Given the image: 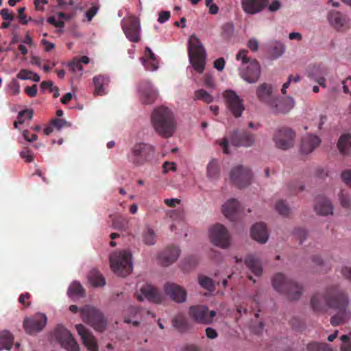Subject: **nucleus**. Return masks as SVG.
I'll return each mask as SVG.
<instances>
[{"instance_id": "nucleus-1", "label": "nucleus", "mask_w": 351, "mask_h": 351, "mask_svg": "<svg viewBox=\"0 0 351 351\" xmlns=\"http://www.w3.org/2000/svg\"><path fill=\"white\" fill-rule=\"evenodd\" d=\"M348 304L347 295L336 285L327 287L324 295L320 293L314 294L311 300L314 311H324L326 306L337 311V314L330 318V323L334 326L343 324L350 318Z\"/></svg>"}, {"instance_id": "nucleus-2", "label": "nucleus", "mask_w": 351, "mask_h": 351, "mask_svg": "<svg viewBox=\"0 0 351 351\" xmlns=\"http://www.w3.org/2000/svg\"><path fill=\"white\" fill-rule=\"evenodd\" d=\"M154 130L161 136L168 138L176 131V122L173 112L163 106L154 110L151 116Z\"/></svg>"}, {"instance_id": "nucleus-3", "label": "nucleus", "mask_w": 351, "mask_h": 351, "mask_svg": "<svg viewBox=\"0 0 351 351\" xmlns=\"http://www.w3.org/2000/svg\"><path fill=\"white\" fill-rule=\"evenodd\" d=\"M272 285L276 291L285 294L290 300H298L303 293L302 285L287 278L282 273L274 275Z\"/></svg>"}, {"instance_id": "nucleus-4", "label": "nucleus", "mask_w": 351, "mask_h": 351, "mask_svg": "<svg viewBox=\"0 0 351 351\" xmlns=\"http://www.w3.org/2000/svg\"><path fill=\"white\" fill-rule=\"evenodd\" d=\"M248 51L241 49L236 55V59L242 62L239 75L242 79L250 84L256 83L261 76V66L255 59H250L247 54Z\"/></svg>"}, {"instance_id": "nucleus-5", "label": "nucleus", "mask_w": 351, "mask_h": 351, "mask_svg": "<svg viewBox=\"0 0 351 351\" xmlns=\"http://www.w3.org/2000/svg\"><path fill=\"white\" fill-rule=\"evenodd\" d=\"M188 56L193 69L202 73L205 69L206 52L199 38L194 34L189 38Z\"/></svg>"}, {"instance_id": "nucleus-6", "label": "nucleus", "mask_w": 351, "mask_h": 351, "mask_svg": "<svg viewBox=\"0 0 351 351\" xmlns=\"http://www.w3.org/2000/svg\"><path fill=\"white\" fill-rule=\"evenodd\" d=\"M229 142L234 147H250L254 145L256 142L255 134L245 130H234L228 137H224L219 143L225 154H228Z\"/></svg>"}, {"instance_id": "nucleus-7", "label": "nucleus", "mask_w": 351, "mask_h": 351, "mask_svg": "<svg viewBox=\"0 0 351 351\" xmlns=\"http://www.w3.org/2000/svg\"><path fill=\"white\" fill-rule=\"evenodd\" d=\"M132 254L128 251L114 252L110 256L112 271L118 276L125 277L132 270Z\"/></svg>"}, {"instance_id": "nucleus-8", "label": "nucleus", "mask_w": 351, "mask_h": 351, "mask_svg": "<svg viewBox=\"0 0 351 351\" xmlns=\"http://www.w3.org/2000/svg\"><path fill=\"white\" fill-rule=\"evenodd\" d=\"M82 320L95 330L102 332L106 326V319L102 313L91 306L86 305L80 310Z\"/></svg>"}, {"instance_id": "nucleus-9", "label": "nucleus", "mask_w": 351, "mask_h": 351, "mask_svg": "<svg viewBox=\"0 0 351 351\" xmlns=\"http://www.w3.org/2000/svg\"><path fill=\"white\" fill-rule=\"evenodd\" d=\"M154 147L144 143H136L131 149L130 160L136 166H141L152 160L154 156Z\"/></svg>"}, {"instance_id": "nucleus-10", "label": "nucleus", "mask_w": 351, "mask_h": 351, "mask_svg": "<svg viewBox=\"0 0 351 351\" xmlns=\"http://www.w3.org/2000/svg\"><path fill=\"white\" fill-rule=\"evenodd\" d=\"M252 178L250 169L243 165L234 167L230 173L232 182L240 189L249 186L252 182Z\"/></svg>"}, {"instance_id": "nucleus-11", "label": "nucleus", "mask_w": 351, "mask_h": 351, "mask_svg": "<svg viewBox=\"0 0 351 351\" xmlns=\"http://www.w3.org/2000/svg\"><path fill=\"white\" fill-rule=\"evenodd\" d=\"M295 137V134L293 130L283 127L274 133L273 140L278 149L287 150L293 146Z\"/></svg>"}, {"instance_id": "nucleus-12", "label": "nucleus", "mask_w": 351, "mask_h": 351, "mask_svg": "<svg viewBox=\"0 0 351 351\" xmlns=\"http://www.w3.org/2000/svg\"><path fill=\"white\" fill-rule=\"evenodd\" d=\"M209 235L212 243L221 248H227L230 245V237L227 229L221 224L210 228Z\"/></svg>"}, {"instance_id": "nucleus-13", "label": "nucleus", "mask_w": 351, "mask_h": 351, "mask_svg": "<svg viewBox=\"0 0 351 351\" xmlns=\"http://www.w3.org/2000/svg\"><path fill=\"white\" fill-rule=\"evenodd\" d=\"M189 315L191 319L197 323L210 324L213 322L216 312L215 311H209L206 306L197 305L189 308Z\"/></svg>"}, {"instance_id": "nucleus-14", "label": "nucleus", "mask_w": 351, "mask_h": 351, "mask_svg": "<svg viewBox=\"0 0 351 351\" xmlns=\"http://www.w3.org/2000/svg\"><path fill=\"white\" fill-rule=\"evenodd\" d=\"M122 28L125 36L133 43L140 41L141 25L138 18L130 16L121 23Z\"/></svg>"}, {"instance_id": "nucleus-15", "label": "nucleus", "mask_w": 351, "mask_h": 351, "mask_svg": "<svg viewBox=\"0 0 351 351\" xmlns=\"http://www.w3.org/2000/svg\"><path fill=\"white\" fill-rule=\"evenodd\" d=\"M223 97L228 108L235 117H240L244 110L243 100L232 90L223 93Z\"/></svg>"}, {"instance_id": "nucleus-16", "label": "nucleus", "mask_w": 351, "mask_h": 351, "mask_svg": "<svg viewBox=\"0 0 351 351\" xmlns=\"http://www.w3.org/2000/svg\"><path fill=\"white\" fill-rule=\"evenodd\" d=\"M138 90L140 100L143 104H151L158 97V91L154 88L152 83L148 80H142L139 83Z\"/></svg>"}, {"instance_id": "nucleus-17", "label": "nucleus", "mask_w": 351, "mask_h": 351, "mask_svg": "<svg viewBox=\"0 0 351 351\" xmlns=\"http://www.w3.org/2000/svg\"><path fill=\"white\" fill-rule=\"evenodd\" d=\"M47 317L42 313H36L32 317L25 319L23 326L27 333L36 334L45 327L47 323Z\"/></svg>"}, {"instance_id": "nucleus-18", "label": "nucleus", "mask_w": 351, "mask_h": 351, "mask_svg": "<svg viewBox=\"0 0 351 351\" xmlns=\"http://www.w3.org/2000/svg\"><path fill=\"white\" fill-rule=\"evenodd\" d=\"M293 106L294 101L292 98L276 97L268 107L272 113L278 114L289 112Z\"/></svg>"}, {"instance_id": "nucleus-19", "label": "nucleus", "mask_w": 351, "mask_h": 351, "mask_svg": "<svg viewBox=\"0 0 351 351\" xmlns=\"http://www.w3.org/2000/svg\"><path fill=\"white\" fill-rule=\"evenodd\" d=\"M58 338L62 348L66 351H80V346L69 330L60 328Z\"/></svg>"}, {"instance_id": "nucleus-20", "label": "nucleus", "mask_w": 351, "mask_h": 351, "mask_svg": "<svg viewBox=\"0 0 351 351\" xmlns=\"http://www.w3.org/2000/svg\"><path fill=\"white\" fill-rule=\"evenodd\" d=\"M140 291L141 293L136 295L139 301L143 300L144 298L156 304H160L162 301L163 297L162 294L154 287L149 284L143 285L140 288Z\"/></svg>"}, {"instance_id": "nucleus-21", "label": "nucleus", "mask_w": 351, "mask_h": 351, "mask_svg": "<svg viewBox=\"0 0 351 351\" xmlns=\"http://www.w3.org/2000/svg\"><path fill=\"white\" fill-rule=\"evenodd\" d=\"M75 328L83 344L89 351H99L97 341L91 332L82 324L75 325Z\"/></svg>"}, {"instance_id": "nucleus-22", "label": "nucleus", "mask_w": 351, "mask_h": 351, "mask_svg": "<svg viewBox=\"0 0 351 351\" xmlns=\"http://www.w3.org/2000/svg\"><path fill=\"white\" fill-rule=\"evenodd\" d=\"M164 290L165 293L177 303H182L186 299V290L177 284L167 282L164 286Z\"/></svg>"}, {"instance_id": "nucleus-23", "label": "nucleus", "mask_w": 351, "mask_h": 351, "mask_svg": "<svg viewBox=\"0 0 351 351\" xmlns=\"http://www.w3.org/2000/svg\"><path fill=\"white\" fill-rule=\"evenodd\" d=\"M321 142L322 140L318 136L308 134L302 138L300 152L304 154H308L318 147Z\"/></svg>"}, {"instance_id": "nucleus-24", "label": "nucleus", "mask_w": 351, "mask_h": 351, "mask_svg": "<svg viewBox=\"0 0 351 351\" xmlns=\"http://www.w3.org/2000/svg\"><path fill=\"white\" fill-rule=\"evenodd\" d=\"M256 97L259 101L269 106L275 96L273 94V87L270 84L263 83L259 85L256 88Z\"/></svg>"}, {"instance_id": "nucleus-25", "label": "nucleus", "mask_w": 351, "mask_h": 351, "mask_svg": "<svg viewBox=\"0 0 351 351\" xmlns=\"http://www.w3.org/2000/svg\"><path fill=\"white\" fill-rule=\"evenodd\" d=\"M268 0H241L243 11L249 14H255L262 11L267 5Z\"/></svg>"}, {"instance_id": "nucleus-26", "label": "nucleus", "mask_w": 351, "mask_h": 351, "mask_svg": "<svg viewBox=\"0 0 351 351\" xmlns=\"http://www.w3.org/2000/svg\"><path fill=\"white\" fill-rule=\"evenodd\" d=\"M180 250L175 246L167 247L160 255L161 264L163 266H168L175 262L180 256Z\"/></svg>"}, {"instance_id": "nucleus-27", "label": "nucleus", "mask_w": 351, "mask_h": 351, "mask_svg": "<svg viewBox=\"0 0 351 351\" xmlns=\"http://www.w3.org/2000/svg\"><path fill=\"white\" fill-rule=\"evenodd\" d=\"M252 237L261 243H265L268 239V232L264 223H256L251 228Z\"/></svg>"}, {"instance_id": "nucleus-28", "label": "nucleus", "mask_w": 351, "mask_h": 351, "mask_svg": "<svg viewBox=\"0 0 351 351\" xmlns=\"http://www.w3.org/2000/svg\"><path fill=\"white\" fill-rule=\"evenodd\" d=\"M330 24L337 31H341L347 23V19L340 12L331 10L328 14Z\"/></svg>"}, {"instance_id": "nucleus-29", "label": "nucleus", "mask_w": 351, "mask_h": 351, "mask_svg": "<svg viewBox=\"0 0 351 351\" xmlns=\"http://www.w3.org/2000/svg\"><path fill=\"white\" fill-rule=\"evenodd\" d=\"M239 208V203L235 199H231L222 206L223 215L231 221L237 219Z\"/></svg>"}, {"instance_id": "nucleus-30", "label": "nucleus", "mask_w": 351, "mask_h": 351, "mask_svg": "<svg viewBox=\"0 0 351 351\" xmlns=\"http://www.w3.org/2000/svg\"><path fill=\"white\" fill-rule=\"evenodd\" d=\"M315 210L319 215H328L332 214L333 206L328 199L319 196L316 199Z\"/></svg>"}, {"instance_id": "nucleus-31", "label": "nucleus", "mask_w": 351, "mask_h": 351, "mask_svg": "<svg viewBox=\"0 0 351 351\" xmlns=\"http://www.w3.org/2000/svg\"><path fill=\"white\" fill-rule=\"evenodd\" d=\"M245 264L249 270L256 276H261L263 267L261 261L254 255L249 254L245 258Z\"/></svg>"}, {"instance_id": "nucleus-32", "label": "nucleus", "mask_w": 351, "mask_h": 351, "mask_svg": "<svg viewBox=\"0 0 351 351\" xmlns=\"http://www.w3.org/2000/svg\"><path fill=\"white\" fill-rule=\"evenodd\" d=\"M110 82L109 77L107 75H99L93 77V84L95 86L94 94L97 95H104L106 94V88Z\"/></svg>"}, {"instance_id": "nucleus-33", "label": "nucleus", "mask_w": 351, "mask_h": 351, "mask_svg": "<svg viewBox=\"0 0 351 351\" xmlns=\"http://www.w3.org/2000/svg\"><path fill=\"white\" fill-rule=\"evenodd\" d=\"M285 45L280 42L274 41L268 45V53L271 59H277L285 52Z\"/></svg>"}, {"instance_id": "nucleus-34", "label": "nucleus", "mask_w": 351, "mask_h": 351, "mask_svg": "<svg viewBox=\"0 0 351 351\" xmlns=\"http://www.w3.org/2000/svg\"><path fill=\"white\" fill-rule=\"evenodd\" d=\"M172 325L180 332H184L190 328L187 319L182 314H178L173 318Z\"/></svg>"}, {"instance_id": "nucleus-35", "label": "nucleus", "mask_w": 351, "mask_h": 351, "mask_svg": "<svg viewBox=\"0 0 351 351\" xmlns=\"http://www.w3.org/2000/svg\"><path fill=\"white\" fill-rule=\"evenodd\" d=\"M89 282L93 287H102L105 285L106 281L103 276L97 269H92L88 275Z\"/></svg>"}, {"instance_id": "nucleus-36", "label": "nucleus", "mask_w": 351, "mask_h": 351, "mask_svg": "<svg viewBox=\"0 0 351 351\" xmlns=\"http://www.w3.org/2000/svg\"><path fill=\"white\" fill-rule=\"evenodd\" d=\"M350 138V134H345L341 135L338 141L337 147L339 152L344 155L348 154L351 148Z\"/></svg>"}, {"instance_id": "nucleus-37", "label": "nucleus", "mask_w": 351, "mask_h": 351, "mask_svg": "<svg viewBox=\"0 0 351 351\" xmlns=\"http://www.w3.org/2000/svg\"><path fill=\"white\" fill-rule=\"evenodd\" d=\"M207 176L212 180H217L220 175V167L217 160L213 159L207 165Z\"/></svg>"}, {"instance_id": "nucleus-38", "label": "nucleus", "mask_w": 351, "mask_h": 351, "mask_svg": "<svg viewBox=\"0 0 351 351\" xmlns=\"http://www.w3.org/2000/svg\"><path fill=\"white\" fill-rule=\"evenodd\" d=\"M14 337L8 331H3L0 335V350L2 348L10 350L13 345Z\"/></svg>"}, {"instance_id": "nucleus-39", "label": "nucleus", "mask_w": 351, "mask_h": 351, "mask_svg": "<svg viewBox=\"0 0 351 351\" xmlns=\"http://www.w3.org/2000/svg\"><path fill=\"white\" fill-rule=\"evenodd\" d=\"M85 291L80 282H73L69 287L67 294L70 298L83 297Z\"/></svg>"}, {"instance_id": "nucleus-40", "label": "nucleus", "mask_w": 351, "mask_h": 351, "mask_svg": "<svg viewBox=\"0 0 351 351\" xmlns=\"http://www.w3.org/2000/svg\"><path fill=\"white\" fill-rule=\"evenodd\" d=\"M198 282L199 285L209 291H213L215 289V284L214 281L209 277L199 275L198 276Z\"/></svg>"}, {"instance_id": "nucleus-41", "label": "nucleus", "mask_w": 351, "mask_h": 351, "mask_svg": "<svg viewBox=\"0 0 351 351\" xmlns=\"http://www.w3.org/2000/svg\"><path fill=\"white\" fill-rule=\"evenodd\" d=\"M194 99L202 100L207 104H210L213 101V97L204 89L196 90Z\"/></svg>"}, {"instance_id": "nucleus-42", "label": "nucleus", "mask_w": 351, "mask_h": 351, "mask_svg": "<svg viewBox=\"0 0 351 351\" xmlns=\"http://www.w3.org/2000/svg\"><path fill=\"white\" fill-rule=\"evenodd\" d=\"M143 240L146 245H154L156 242L154 231L152 228H147L143 233Z\"/></svg>"}, {"instance_id": "nucleus-43", "label": "nucleus", "mask_w": 351, "mask_h": 351, "mask_svg": "<svg viewBox=\"0 0 351 351\" xmlns=\"http://www.w3.org/2000/svg\"><path fill=\"white\" fill-rule=\"evenodd\" d=\"M307 75L309 78L313 80L317 77L323 75L324 72L320 66L313 65L308 69Z\"/></svg>"}, {"instance_id": "nucleus-44", "label": "nucleus", "mask_w": 351, "mask_h": 351, "mask_svg": "<svg viewBox=\"0 0 351 351\" xmlns=\"http://www.w3.org/2000/svg\"><path fill=\"white\" fill-rule=\"evenodd\" d=\"M276 210L281 215L287 217L290 213V208L283 200H279L276 204Z\"/></svg>"}, {"instance_id": "nucleus-45", "label": "nucleus", "mask_w": 351, "mask_h": 351, "mask_svg": "<svg viewBox=\"0 0 351 351\" xmlns=\"http://www.w3.org/2000/svg\"><path fill=\"white\" fill-rule=\"evenodd\" d=\"M68 66L69 68V71L72 73H79L80 75L82 74L83 67L80 61L77 60V58H75L71 62H70Z\"/></svg>"}, {"instance_id": "nucleus-46", "label": "nucleus", "mask_w": 351, "mask_h": 351, "mask_svg": "<svg viewBox=\"0 0 351 351\" xmlns=\"http://www.w3.org/2000/svg\"><path fill=\"white\" fill-rule=\"evenodd\" d=\"M34 114L32 109H25L19 112L17 116V122L19 124H23L25 121L23 117H26L28 119H32Z\"/></svg>"}, {"instance_id": "nucleus-47", "label": "nucleus", "mask_w": 351, "mask_h": 351, "mask_svg": "<svg viewBox=\"0 0 351 351\" xmlns=\"http://www.w3.org/2000/svg\"><path fill=\"white\" fill-rule=\"evenodd\" d=\"M127 225L128 221L121 216L114 218L112 221V227L116 230L125 229Z\"/></svg>"}, {"instance_id": "nucleus-48", "label": "nucleus", "mask_w": 351, "mask_h": 351, "mask_svg": "<svg viewBox=\"0 0 351 351\" xmlns=\"http://www.w3.org/2000/svg\"><path fill=\"white\" fill-rule=\"evenodd\" d=\"M300 80V76L299 75H297L296 76H293V75H290L289 76L287 82L284 83L282 87V94H286V89L289 86L291 82H293L295 83L299 82Z\"/></svg>"}, {"instance_id": "nucleus-49", "label": "nucleus", "mask_w": 351, "mask_h": 351, "mask_svg": "<svg viewBox=\"0 0 351 351\" xmlns=\"http://www.w3.org/2000/svg\"><path fill=\"white\" fill-rule=\"evenodd\" d=\"M22 158L25 159L27 162H30L33 160L32 152L27 147H25L20 153Z\"/></svg>"}, {"instance_id": "nucleus-50", "label": "nucleus", "mask_w": 351, "mask_h": 351, "mask_svg": "<svg viewBox=\"0 0 351 351\" xmlns=\"http://www.w3.org/2000/svg\"><path fill=\"white\" fill-rule=\"evenodd\" d=\"M295 236L300 240V244H302L307 236V232L305 229L298 228L294 231Z\"/></svg>"}, {"instance_id": "nucleus-51", "label": "nucleus", "mask_w": 351, "mask_h": 351, "mask_svg": "<svg viewBox=\"0 0 351 351\" xmlns=\"http://www.w3.org/2000/svg\"><path fill=\"white\" fill-rule=\"evenodd\" d=\"M51 124L57 130H60L63 127L69 126L68 123L64 119H54L51 121Z\"/></svg>"}, {"instance_id": "nucleus-52", "label": "nucleus", "mask_w": 351, "mask_h": 351, "mask_svg": "<svg viewBox=\"0 0 351 351\" xmlns=\"http://www.w3.org/2000/svg\"><path fill=\"white\" fill-rule=\"evenodd\" d=\"M307 351H323L324 345L318 342H311L307 345Z\"/></svg>"}, {"instance_id": "nucleus-53", "label": "nucleus", "mask_w": 351, "mask_h": 351, "mask_svg": "<svg viewBox=\"0 0 351 351\" xmlns=\"http://www.w3.org/2000/svg\"><path fill=\"white\" fill-rule=\"evenodd\" d=\"M141 61H142V64L144 65V66L145 67V69L147 70L153 71H156L158 67V61L154 62V66H152V61H149L147 60H145V58H142Z\"/></svg>"}, {"instance_id": "nucleus-54", "label": "nucleus", "mask_w": 351, "mask_h": 351, "mask_svg": "<svg viewBox=\"0 0 351 351\" xmlns=\"http://www.w3.org/2000/svg\"><path fill=\"white\" fill-rule=\"evenodd\" d=\"M0 14L2 19L5 21H11L14 19V14L12 12L10 11L8 8H3L0 11Z\"/></svg>"}, {"instance_id": "nucleus-55", "label": "nucleus", "mask_w": 351, "mask_h": 351, "mask_svg": "<svg viewBox=\"0 0 351 351\" xmlns=\"http://www.w3.org/2000/svg\"><path fill=\"white\" fill-rule=\"evenodd\" d=\"M143 58H145V60H147L149 61H152V66L154 65V62L158 61L155 54L153 53V51L151 50V49L148 47L145 48V56Z\"/></svg>"}, {"instance_id": "nucleus-56", "label": "nucleus", "mask_w": 351, "mask_h": 351, "mask_svg": "<svg viewBox=\"0 0 351 351\" xmlns=\"http://www.w3.org/2000/svg\"><path fill=\"white\" fill-rule=\"evenodd\" d=\"M32 71L26 69H22L17 74V77L21 80H29L32 78Z\"/></svg>"}, {"instance_id": "nucleus-57", "label": "nucleus", "mask_w": 351, "mask_h": 351, "mask_svg": "<svg viewBox=\"0 0 351 351\" xmlns=\"http://www.w3.org/2000/svg\"><path fill=\"white\" fill-rule=\"evenodd\" d=\"M23 136L24 138L25 139V141H27V142L36 141L38 138L37 134H31L29 131L27 130H23Z\"/></svg>"}, {"instance_id": "nucleus-58", "label": "nucleus", "mask_w": 351, "mask_h": 351, "mask_svg": "<svg viewBox=\"0 0 351 351\" xmlns=\"http://www.w3.org/2000/svg\"><path fill=\"white\" fill-rule=\"evenodd\" d=\"M342 180L351 187V170H345L341 173Z\"/></svg>"}, {"instance_id": "nucleus-59", "label": "nucleus", "mask_w": 351, "mask_h": 351, "mask_svg": "<svg viewBox=\"0 0 351 351\" xmlns=\"http://www.w3.org/2000/svg\"><path fill=\"white\" fill-rule=\"evenodd\" d=\"M24 91L30 97H34L37 95V86L34 84L31 86H27L25 88Z\"/></svg>"}, {"instance_id": "nucleus-60", "label": "nucleus", "mask_w": 351, "mask_h": 351, "mask_svg": "<svg viewBox=\"0 0 351 351\" xmlns=\"http://www.w3.org/2000/svg\"><path fill=\"white\" fill-rule=\"evenodd\" d=\"M25 8L22 7L20 8L18 10L19 13V19L21 24L26 25L28 23V20H27V16L25 14Z\"/></svg>"}, {"instance_id": "nucleus-61", "label": "nucleus", "mask_w": 351, "mask_h": 351, "mask_svg": "<svg viewBox=\"0 0 351 351\" xmlns=\"http://www.w3.org/2000/svg\"><path fill=\"white\" fill-rule=\"evenodd\" d=\"M339 200L343 207L349 208L350 206V201L348 196L342 192L339 195Z\"/></svg>"}, {"instance_id": "nucleus-62", "label": "nucleus", "mask_w": 351, "mask_h": 351, "mask_svg": "<svg viewBox=\"0 0 351 351\" xmlns=\"http://www.w3.org/2000/svg\"><path fill=\"white\" fill-rule=\"evenodd\" d=\"M290 324L293 328H294L296 330H300L303 328V324L302 322L296 317H293L290 321Z\"/></svg>"}, {"instance_id": "nucleus-63", "label": "nucleus", "mask_w": 351, "mask_h": 351, "mask_svg": "<svg viewBox=\"0 0 351 351\" xmlns=\"http://www.w3.org/2000/svg\"><path fill=\"white\" fill-rule=\"evenodd\" d=\"M170 12L169 11H161L159 13L158 21L160 23H164L167 21H168L170 18Z\"/></svg>"}, {"instance_id": "nucleus-64", "label": "nucleus", "mask_w": 351, "mask_h": 351, "mask_svg": "<svg viewBox=\"0 0 351 351\" xmlns=\"http://www.w3.org/2000/svg\"><path fill=\"white\" fill-rule=\"evenodd\" d=\"M341 273L344 278L351 282V267H343L341 269Z\"/></svg>"}]
</instances>
